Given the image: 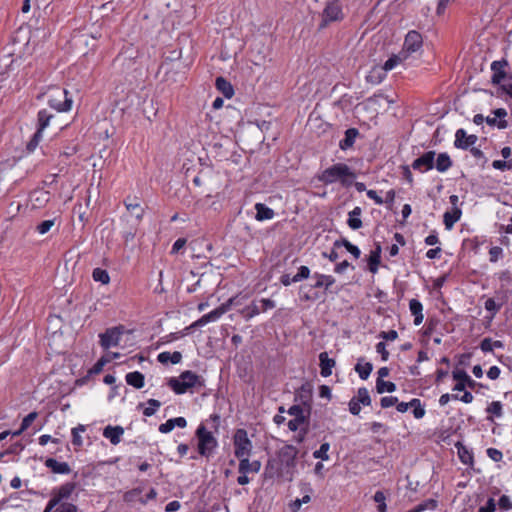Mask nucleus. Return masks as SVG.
I'll use <instances>...</instances> for the list:
<instances>
[{
  "label": "nucleus",
  "instance_id": "obj_1",
  "mask_svg": "<svg viewBox=\"0 0 512 512\" xmlns=\"http://www.w3.org/2000/svg\"><path fill=\"white\" fill-rule=\"evenodd\" d=\"M298 449L293 445H284L277 455V460H269L265 467L267 478L280 477L292 481L296 467Z\"/></svg>",
  "mask_w": 512,
  "mask_h": 512
},
{
  "label": "nucleus",
  "instance_id": "obj_2",
  "mask_svg": "<svg viewBox=\"0 0 512 512\" xmlns=\"http://www.w3.org/2000/svg\"><path fill=\"white\" fill-rule=\"evenodd\" d=\"M356 174L352 169L344 163H336L324 169L317 175L318 181L324 185H331L340 182L343 187H350Z\"/></svg>",
  "mask_w": 512,
  "mask_h": 512
},
{
  "label": "nucleus",
  "instance_id": "obj_3",
  "mask_svg": "<svg viewBox=\"0 0 512 512\" xmlns=\"http://www.w3.org/2000/svg\"><path fill=\"white\" fill-rule=\"evenodd\" d=\"M237 304V297L230 298L227 302L220 305L218 308L213 311L203 315L201 318L193 322L190 326L186 327L183 332L177 334H171L170 337L172 339H177L179 336L186 335L191 329L202 327L209 322H213L218 320L223 314L230 310L233 305Z\"/></svg>",
  "mask_w": 512,
  "mask_h": 512
},
{
  "label": "nucleus",
  "instance_id": "obj_4",
  "mask_svg": "<svg viewBox=\"0 0 512 512\" xmlns=\"http://www.w3.org/2000/svg\"><path fill=\"white\" fill-rule=\"evenodd\" d=\"M167 385L176 394H184L191 388L204 386V380L196 373L187 370L182 372L179 377H171Z\"/></svg>",
  "mask_w": 512,
  "mask_h": 512
},
{
  "label": "nucleus",
  "instance_id": "obj_5",
  "mask_svg": "<svg viewBox=\"0 0 512 512\" xmlns=\"http://www.w3.org/2000/svg\"><path fill=\"white\" fill-rule=\"evenodd\" d=\"M196 437L198 439V452L201 456L209 458L214 449L217 447L218 442L213 434L206 429L203 424H200L196 430Z\"/></svg>",
  "mask_w": 512,
  "mask_h": 512
},
{
  "label": "nucleus",
  "instance_id": "obj_6",
  "mask_svg": "<svg viewBox=\"0 0 512 512\" xmlns=\"http://www.w3.org/2000/svg\"><path fill=\"white\" fill-rule=\"evenodd\" d=\"M48 104L58 112H66L71 109L72 99L68 97V91L60 87L50 89Z\"/></svg>",
  "mask_w": 512,
  "mask_h": 512
},
{
  "label": "nucleus",
  "instance_id": "obj_7",
  "mask_svg": "<svg viewBox=\"0 0 512 512\" xmlns=\"http://www.w3.org/2000/svg\"><path fill=\"white\" fill-rule=\"evenodd\" d=\"M343 18L344 14L339 1L329 0L321 13V22L319 24V28L324 29L330 23L341 21Z\"/></svg>",
  "mask_w": 512,
  "mask_h": 512
},
{
  "label": "nucleus",
  "instance_id": "obj_8",
  "mask_svg": "<svg viewBox=\"0 0 512 512\" xmlns=\"http://www.w3.org/2000/svg\"><path fill=\"white\" fill-rule=\"evenodd\" d=\"M234 454L240 460L245 457H249L252 451V442L248 438L247 431L245 429H237L234 437Z\"/></svg>",
  "mask_w": 512,
  "mask_h": 512
},
{
  "label": "nucleus",
  "instance_id": "obj_9",
  "mask_svg": "<svg viewBox=\"0 0 512 512\" xmlns=\"http://www.w3.org/2000/svg\"><path fill=\"white\" fill-rule=\"evenodd\" d=\"M423 39L419 32L411 30L407 33L401 53L408 58L411 54L419 51L422 47Z\"/></svg>",
  "mask_w": 512,
  "mask_h": 512
},
{
  "label": "nucleus",
  "instance_id": "obj_10",
  "mask_svg": "<svg viewBox=\"0 0 512 512\" xmlns=\"http://www.w3.org/2000/svg\"><path fill=\"white\" fill-rule=\"evenodd\" d=\"M124 333V326L119 325L106 329V331L100 334V345L104 349L115 347L119 344L121 336Z\"/></svg>",
  "mask_w": 512,
  "mask_h": 512
},
{
  "label": "nucleus",
  "instance_id": "obj_11",
  "mask_svg": "<svg viewBox=\"0 0 512 512\" xmlns=\"http://www.w3.org/2000/svg\"><path fill=\"white\" fill-rule=\"evenodd\" d=\"M435 156H436L435 151H427L424 154H422L420 157L416 158L412 162L411 167L414 170L419 171L420 173L429 171L432 168H434Z\"/></svg>",
  "mask_w": 512,
  "mask_h": 512
},
{
  "label": "nucleus",
  "instance_id": "obj_12",
  "mask_svg": "<svg viewBox=\"0 0 512 512\" xmlns=\"http://www.w3.org/2000/svg\"><path fill=\"white\" fill-rule=\"evenodd\" d=\"M478 138L476 135H467L464 129H458L455 133L454 146L459 149H468L470 146L477 142Z\"/></svg>",
  "mask_w": 512,
  "mask_h": 512
},
{
  "label": "nucleus",
  "instance_id": "obj_13",
  "mask_svg": "<svg viewBox=\"0 0 512 512\" xmlns=\"http://www.w3.org/2000/svg\"><path fill=\"white\" fill-rule=\"evenodd\" d=\"M288 428L291 431H298V434L295 436V440L298 443H301L304 441L305 436L308 431L306 419L301 418V417L294 418L288 422Z\"/></svg>",
  "mask_w": 512,
  "mask_h": 512
},
{
  "label": "nucleus",
  "instance_id": "obj_14",
  "mask_svg": "<svg viewBox=\"0 0 512 512\" xmlns=\"http://www.w3.org/2000/svg\"><path fill=\"white\" fill-rule=\"evenodd\" d=\"M76 489V483L67 482L61 485L59 488L52 491L51 497L57 500V503H61L62 500L68 499L74 490Z\"/></svg>",
  "mask_w": 512,
  "mask_h": 512
},
{
  "label": "nucleus",
  "instance_id": "obj_15",
  "mask_svg": "<svg viewBox=\"0 0 512 512\" xmlns=\"http://www.w3.org/2000/svg\"><path fill=\"white\" fill-rule=\"evenodd\" d=\"M506 66H508V62L504 59L492 62L491 70L493 71V75L491 81L494 85L500 84L506 78Z\"/></svg>",
  "mask_w": 512,
  "mask_h": 512
},
{
  "label": "nucleus",
  "instance_id": "obj_16",
  "mask_svg": "<svg viewBox=\"0 0 512 512\" xmlns=\"http://www.w3.org/2000/svg\"><path fill=\"white\" fill-rule=\"evenodd\" d=\"M494 117H486L485 122L489 126H497L499 129L508 127V122L503 118L507 116V111L504 108H498L493 111Z\"/></svg>",
  "mask_w": 512,
  "mask_h": 512
},
{
  "label": "nucleus",
  "instance_id": "obj_17",
  "mask_svg": "<svg viewBox=\"0 0 512 512\" xmlns=\"http://www.w3.org/2000/svg\"><path fill=\"white\" fill-rule=\"evenodd\" d=\"M261 469V462L258 460L249 461L248 457L239 460L238 472L240 474L258 473Z\"/></svg>",
  "mask_w": 512,
  "mask_h": 512
},
{
  "label": "nucleus",
  "instance_id": "obj_18",
  "mask_svg": "<svg viewBox=\"0 0 512 512\" xmlns=\"http://www.w3.org/2000/svg\"><path fill=\"white\" fill-rule=\"evenodd\" d=\"M124 429L121 426L108 425L103 430V436L110 440L113 445H117L121 441Z\"/></svg>",
  "mask_w": 512,
  "mask_h": 512
},
{
  "label": "nucleus",
  "instance_id": "obj_19",
  "mask_svg": "<svg viewBox=\"0 0 512 512\" xmlns=\"http://www.w3.org/2000/svg\"><path fill=\"white\" fill-rule=\"evenodd\" d=\"M45 465L51 469L53 473L57 474H69L71 472V468L66 462H59L54 458H48L45 461Z\"/></svg>",
  "mask_w": 512,
  "mask_h": 512
},
{
  "label": "nucleus",
  "instance_id": "obj_20",
  "mask_svg": "<svg viewBox=\"0 0 512 512\" xmlns=\"http://www.w3.org/2000/svg\"><path fill=\"white\" fill-rule=\"evenodd\" d=\"M320 360V373L323 377H328L332 373V368L335 366V360L328 357L327 352H322L319 355Z\"/></svg>",
  "mask_w": 512,
  "mask_h": 512
},
{
  "label": "nucleus",
  "instance_id": "obj_21",
  "mask_svg": "<svg viewBox=\"0 0 512 512\" xmlns=\"http://www.w3.org/2000/svg\"><path fill=\"white\" fill-rule=\"evenodd\" d=\"M362 214V209L359 206H356L352 211L348 213V226L353 230H358L362 227L363 223L360 218Z\"/></svg>",
  "mask_w": 512,
  "mask_h": 512
},
{
  "label": "nucleus",
  "instance_id": "obj_22",
  "mask_svg": "<svg viewBox=\"0 0 512 512\" xmlns=\"http://www.w3.org/2000/svg\"><path fill=\"white\" fill-rule=\"evenodd\" d=\"M461 209L458 207H455L452 209V211H447L443 215V222L445 225V228L447 230L452 229L454 224L460 219L461 217Z\"/></svg>",
  "mask_w": 512,
  "mask_h": 512
},
{
  "label": "nucleus",
  "instance_id": "obj_23",
  "mask_svg": "<svg viewBox=\"0 0 512 512\" xmlns=\"http://www.w3.org/2000/svg\"><path fill=\"white\" fill-rule=\"evenodd\" d=\"M409 309L411 311V314L414 316V324L420 325L423 321V306L421 302L417 299H411L409 302Z\"/></svg>",
  "mask_w": 512,
  "mask_h": 512
},
{
  "label": "nucleus",
  "instance_id": "obj_24",
  "mask_svg": "<svg viewBox=\"0 0 512 512\" xmlns=\"http://www.w3.org/2000/svg\"><path fill=\"white\" fill-rule=\"evenodd\" d=\"M452 160L450 156L443 152L438 154L436 161H434V167L437 171L444 173L452 167Z\"/></svg>",
  "mask_w": 512,
  "mask_h": 512
},
{
  "label": "nucleus",
  "instance_id": "obj_25",
  "mask_svg": "<svg viewBox=\"0 0 512 512\" xmlns=\"http://www.w3.org/2000/svg\"><path fill=\"white\" fill-rule=\"evenodd\" d=\"M33 206L40 208L50 200V193L45 190L34 191L30 196Z\"/></svg>",
  "mask_w": 512,
  "mask_h": 512
},
{
  "label": "nucleus",
  "instance_id": "obj_26",
  "mask_svg": "<svg viewBox=\"0 0 512 512\" xmlns=\"http://www.w3.org/2000/svg\"><path fill=\"white\" fill-rule=\"evenodd\" d=\"M255 210H256L255 218L258 221L270 220L275 215L274 211L263 203H256Z\"/></svg>",
  "mask_w": 512,
  "mask_h": 512
},
{
  "label": "nucleus",
  "instance_id": "obj_27",
  "mask_svg": "<svg viewBox=\"0 0 512 512\" xmlns=\"http://www.w3.org/2000/svg\"><path fill=\"white\" fill-rule=\"evenodd\" d=\"M124 205L126 206L127 210L130 211L138 220L143 217L144 209L141 207L136 198L132 200L131 197H127L124 201Z\"/></svg>",
  "mask_w": 512,
  "mask_h": 512
},
{
  "label": "nucleus",
  "instance_id": "obj_28",
  "mask_svg": "<svg viewBox=\"0 0 512 512\" xmlns=\"http://www.w3.org/2000/svg\"><path fill=\"white\" fill-rule=\"evenodd\" d=\"M359 132L355 128H350L345 131V137L342 139L339 143V146L342 150H347L351 148L356 140V137L358 136Z\"/></svg>",
  "mask_w": 512,
  "mask_h": 512
},
{
  "label": "nucleus",
  "instance_id": "obj_29",
  "mask_svg": "<svg viewBox=\"0 0 512 512\" xmlns=\"http://www.w3.org/2000/svg\"><path fill=\"white\" fill-rule=\"evenodd\" d=\"M157 360L164 365L168 364L169 362L172 364H178L182 360V354L179 351H175L173 353L167 351L161 352L160 354H158Z\"/></svg>",
  "mask_w": 512,
  "mask_h": 512
},
{
  "label": "nucleus",
  "instance_id": "obj_30",
  "mask_svg": "<svg viewBox=\"0 0 512 512\" xmlns=\"http://www.w3.org/2000/svg\"><path fill=\"white\" fill-rule=\"evenodd\" d=\"M455 446L457 448V453L461 462L463 464L472 466L474 463L473 453L466 446L459 442L456 443Z\"/></svg>",
  "mask_w": 512,
  "mask_h": 512
},
{
  "label": "nucleus",
  "instance_id": "obj_31",
  "mask_svg": "<svg viewBox=\"0 0 512 512\" xmlns=\"http://www.w3.org/2000/svg\"><path fill=\"white\" fill-rule=\"evenodd\" d=\"M381 261V246L377 244L375 250L371 251L368 264H369V270L372 273H376L378 271V266Z\"/></svg>",
  "mask_w": 512,
  "mask_h": 512
},
{
  "label": "nucleus",
  "instance_id": "obj_32",
  "mask_svg": "<svg viewBox=\"0 0 512 512\" xmlns=\"http://www.w3.org/2000/svg\"><path fill=\"white\" fill-rule=\"evenodd\" d=\"M313 277L316 279L313 285L314 288L324 287L325 289H329L335 283V278L330 275L315 273Z\"/></svg>",
  "mask_w": 512,
  "mask_h": 512
},
{
  "label": "nucleus",
  "instance_id": "obj_33",
  "mask_svg": "<svg viewBox=\"0 0 512 512\" xmlns=\"http://www.w3.org/2000/svg\"><path fill=\"white\" fill-rule=\"evenodd\" d=\"M125 379L134 388L141 389L144 386V375L138 371L128 373Z\"/></svg>",
  "mask_w": 512,
  "mask_h": 512
},
{
  "label": "nucleus",
  "instance_id": "obj_34",
  "mask_svg": "<svg viewBox=\"0 0 512 512\" xmlns=\"http://www.w3.org/2000/svg\"><path fill=\"white\" fill-rule=\"evenodd\" d=\"M216 87H217V89L220 92H222V94L226 98H230L234 94V90H233L232 85L226 79H224L223 77H218L216 79Z\"/></svg>",
  "mask_w": 512,
  "mask_h": 512
},
{
  "label": "nucleus",
  "instance_id": "obj_35",
  "mask_svg": "<svg viewBox=\"0 0 512 512\" xmlns=\"http://www.w3.org/2000/svg\"><path fill=\"white\" fill-rule=\"evenodd\" d=\"M53 118V114L49 113L46 109L40 110L38 112V129L37 131H42L49 125L50 120Z\"/></svg>",
  "mask_w": 512,
  "mask_h": 512
},
{
  "label": "nucleus",
  "instance_id": "obj_36",
  "mask_svg": "<svg viewBox=\"0 0 512 512\" xmlns=\"http://www.w3.org/2000/svg\"><path fill=\"white\" fill-rule=\"evenodd\" d=\"M504 344L502 341L495 340L493 341L491 338H484L480 343V348L483 352H491L494 348H503Z\"/></svg>",
  "mask_w": 512,
  "mask_h": 512
},
{
  "label": "nucleus",
  "instance_id": "obj_37",
  "mask_svg": "<svg viewBox=\"0 0 512 512\" xmlns=\"http://www.w3.org/2000/svg\"><path fill=\"white\" fill-rule=\"evenodd\" d=\"M92 278L96 282H100L103 285H107L110 282V276L105 269L95 268L92 272Z\"/></svg>",
  "mask_w": 512,
  "mask_h": 512
},
{
  "label": "nucleus",
  "instance_id": "obj_38",
  "mask_svg": "<svg viewBox=\"0 0 512 512\" xmlns=\"http://www.w3.org/2000/svg\"><path fill=\"white\" fill-rule=\"evenodd\" d=\"M86 431V426L79 424L77 427L73 428L71 431L72 434V444L77 447H81L83 445V440L81 437V433Z\"/></svg>",
  "mask_w": 512,
  "mask_h": 512
},
{
  "label": "nucleus",
  "instance_id": "obj_39",
  "mask_svg": "<svg viewBox=\"0 0 512 512\" xmlns=\"http://www.w3.org/2000/svg\"><path fill=\"white\" fill-rule=\"evenodd\" d=\"M407 58L404 57L401 53V51L397 55L391 56L383 65V69L385 71H390L394 67H396L399 63L403 62Z\"/></svg>",
  "mask_w": 512,
  "mask_h": 512
},
{
  "label": "nucleus",
  "instance_id": "obj_40",
  "mask_svg": "<svg viewBox=\"0 0 512 512\" xmlns=\"http://www.w3.org/2000/svg\"><path fill=\"white\" fill-rule=\"evenodd\" d=\"M260 312V307L255 302L251 303L240 311L241 315L246 320L251 319L252 317L258 315Z\"/></svg>",
  "mask_w": 512,
  "mask_h": 512
},
{
  "label": "nucleus",
  "instance_id": "obj_41",
  "mask_svg": "<svg viewBox=\"0 0 512 512\" xmlns=\"http://www.w3.org/2000/svg\"><path fill=\"white\" fill-rule=\"evenodd\" d=\"M376 390L379 394H382L385 391L391 393L396 390V385L393 382L384 381L383 379H377Z\"/></svg>",
  "mask_w": 512,
  "mask_h": 512
},
{
  "label": "nucleus",
  "instance_id": "obj_42",
  "mask_svg": "<svg viewBox=\"0 0 512 512\" xmlns=\"http://www.w3.org/2000/svg\"><path fill=\"white\" fill-rule=\"evenodd\" d=\"M372 369H373V366L369 362L364 363V364L357 363L355 366V371L359 374V377L363 380H366L369 377Z\"/></svg>",
  "mask_w": 512,
  "mask_h": 512
},
{
  "label": "nucleus",
  "instance_id": "obj_43",
  "mask_svg": "<svg viewBox=\"0 0 512 512\" xmlns=\"http://www.w3.org/2000/svg\"><path fill=\"white\" fill-rule=\"evenodd\" d=\"M410 406L413 408V415L416 419H421L425 415V409L421 405V401L417 398H414L410 401Z\"/></svg>",
  "mask_w": 512,
  "mask_h": 512
},
{
  "label": "nucleus",
  "instance_id": "obj_44",
  "mask_svg": "<svg viewBox=\"0 0 512 512\" xmlns=\"http://www.w3.org/2000/svg\"><path fill=\"white\" fill-rule=\"evenodd\" d=\"M355 400L363 404L364 406H368L371 404V398L369 392L366 388H359L357 392V396L353 397Z\"/></svg>",
  "mask_w": 512,
  "mask_h": 512
},
{
  "label": "nucleus",
  "instance_id": "obj_45",
  "mask_svg": "<svg viewBox=\"0 0 512 512\" xmlns=\"http://www.w3.org/2000/svg\"><path fill=\"white\" fill-rule=\"evenodd\" d=\"M437 507V501L434 499H427L422 503L418 504L413 509L417 512H423L425 510H434Z\"/></svg>",
  "mask_w": 512,
  "mask_h": 512
},
{
  "label": "nucleus",
  "instance_id": "obj_46",
  "mask_svg": "<svg viewBox=\"0 0 512 512\" xmlns=\"http://www.w3.org/2000/svg\"><path fill=\"white\" fill-rule=\"evenodd\" d=\"M148 407H146L143 411V414L147 417H150L155 414L156 410L161 406L160 401L156 399H149L147 401Z\"/></svg>",
  "mask_w": 512,
  "mask_h": 512
},
{
  "label": "nucleus",
  "instance_id": "obj_47",
  "mask_svg": "<svg viewBox=\"0 0 512 512\" xmlns=\"http://www.w3.org/2000/svg\"><path fill=\"white\" fill-rule=\"evenodd\" d=\"M329 448H330L329 443L326 442V443L321 444L320 448L318 450L314 451L313 457L316 459L328 460L329 459V456H328Z\"/></svg>",
  "mask_w": 512,
  "mask_h": 512
},
{
  "label": "nucleus",
  "instance_id": "obj_48",
  "mask_svg": "<svg viewBox=\"0 0 512 512\" xmlns=\"http://www.w3.org/2000/svg\"><path fill=\"white\" fill-rule=\"evenodd\" d=\"M486 411L496 417L502 416V404L499 401H493L486 409Z\"/></svg>",
  "mask_w": 512,
  "mask_h": 512
},
{
  "label": "nucleus",
  "instance_id": "obj_49",
  "mask_svg": "<svg viewBox=\"0 0 512 512\" xmlns=\"http://www.w3.org/2000/svg\"><path fill=\"white\" fill-rule=\"evenodd\" d=\"M310 275V269L307 266H301L298 273L292 277V281L299 282L303 279H307Z\"/></svg>",
  "mask_w": 512,
  "mask_h": 512
},
{
  "label": "nucleus",
  "instance_id": "obj_50",
  "mask_svg": "<svg viewBox=\"0 0 512 512\" xmlns=\"http://www.w3.org/2000/svg\"><path fill=\"white\" fill-rule=\"evenodd\" d=\"M53 512H78L77 507L72 503H59Z\"/></svg>",
  "mask_w": 512,
  "mask_h": 512
},
{
  "label": "nucleus",
  "instance_id": "obj_51",
  "mask_svg": "<svg viewBox=\"0 0 512 512\" xmlns=\"http://www.w3.org/2000/svg\"><path fill=\"white\" fill-rule=\"evenodd\" d=\"M108 362L104 357L100 358L92 368L89 369L90 375L99 374L102 370L105 364Z\"/></svg>",
  "mask_w": 512,
  "mask_h": 512
},
{
  "label": "nucleus",
  "instance_id": "obj_52",
  "mask_svg": "<svg viewBox=\"0 0 512 512\" xmlns=\"http://www.w3.org/2000/svg\"><path fill=\"white\" fill-rule=\"evenodd\" d=\"M54 226V220H45L37 225L36 230L40 234L47 233Z\"/></svg>",
  "mask_w": 512,
  "mask_h": 512
},
{
  "label": "nucleus",
  "instance_id": "obj_53",
  "mask_svg": "<svg viewBox=\"0 0 512 512\" xmlns=\"http://www.w3.org/2000/svg\"><path fill=\"white\" fill-rule=\"evenodd\" d=\"M288 413L290 415L294 416V418H298V417H301V418H304V419L307 418V416L304 413L303 407H301L300 405H293V406H291L289 408V410H288Z\"/></svg>",
  "mask_w": 512,
  "mask_h": 512
},
{
  "label": "nucleus",
  "instance_id": "obj_54",
  "mask_svg": "<svg viewBox=\"0 0 512 512\" xmlns=\"http://www.w3.org/2000/svg\"><path fill=\"white\" fill-rule=\"evenodd\" d=\"M503 250L499 246L491 247L489 250V256L491 262H496L502 256Z\"/></svg>",
  "mask_w": 512,
  "mask_h": 512
},
{
  "label": "nucleus",
  "instance_id": "obj_55",
  "mask_svg": "<svg viewBox=\"0 0 512 512\" xmlns=\"http://www.w3.org/2000/svg\"><path fill=\"white\" fill-rule=\"evenodd\" d=\"M37 416V412H31L26 417H24L21 423L22 430L28 429L32 422L37 418Z\"/></svg>",
  "mask_w": 512,
  "mask_h": 512
},
{
  "label": "nucleus",
  "instance_id": "obj_56",
  "mask_svg": "<svg viewBox=\"0 0 512 512\" xmlns=\"http://www.w3.org/2000/svg\"><path fill=\"white\" fill-rule=\"evenodd\" d=\"M487 455L489 456L490 459H492L495 462H499L503 458L502 452L496 448L487 449Z\"/></svg>",
  "mask_w": 512,
  "mask_h": 512
},
{
  "label": "nucleus",
  "instance_id": "obj_57",
  "mask_svg": "<svg viewBox=\"0 0 512 512\" xmlns=\"http://www.w3.org/2000/svg\"><path fill=\"white\" fill-rule=\"evenodd\" d=\"M498 505L503 510H511L512 502L507 495H502L498 501Z\"/></svg>",
  "mask_w": 512,
  "mask_h": 512
},
{
  "label": "nucleus",
  "instance_id": "obj_58",
  "mask_svg": "<svg viewBox=\"0 0 512 512\" xmlns=\"http://www.w3.org/2000/svg\"><path fill=\"white\" fill-rule=\"evenodd\" d=\"M397 402H398L397 397L386 396L381 399L380 404H381L382 408H389L393 405H396Z\"/></svg>",
  "mask_w": 512,
  "mask_h": 512
},
{
  "label": "nucleus",
  "instance_id": "obj_59",
  "mask_svg": "<svg viewBox=\"0 0 512 512\" xmlns=\"http://www.w3.org/2000/svg\"><path fill=\"white\" fill-rule=\"evenodd\" d=\"M496 510V503L493 498H489L486 505L483 507H480L478 512H495Z\"/></svg>",
  "mask_w": 512,
  "mask_h": 512
},
{
  "label": "nucleus",
  "instance_id": "obj_60",
  "mask_svg": "<svg viewBox=\"0 0 512 512\" xmlns=\"http://www.w3.org/2000/svg\"><path fill=\"white\" fill-rule=\"evenodd\" d=\"M453 378L457 380L458 382H466L469 378V375L466 373L465 370H455L453 371Z\"/></svg>",
  "mask_w": 512,
  "mask_h": 512
},
{
  "label": "nucleus",
  "instance_id": "obj_61",
  "mask_svg": "<svg viewBox=\"0 0 512 512\" xmlns=\"http://www.w3.org/2000/svg\"><path fill=\"white\" fill-rule=\"evenodd\" d=\"M492 166L495 169H499V170L511 169L512 168V161L511 162H506V161H502V160H494L493 163H492Z\"/></svg>",
  "mask_w": 512,
  "mask_h": 512
},
{
  "label": "nucleus",
  "instance_id": "obj_62",
  "mask_svg": "<svg viewBox=\"0 0 512 512\" xmlns=\"http://www.w3.org/2000/svg\"><path fill=\"white\" fill-rule=\"evenodd\" d=\"M41 134L42 133H40V131H36V133L34 134L33 138L27 144V149L29 151H33L37 147V145H38V143H39V141L41 139Z\"/></svg>",
  "mask_w": 512,
  "mask_h": 512
},
{
  "label": "nucleus",
  "instance_id": "obj_63",
  "mask_svg": "<svg viewBox=\"0 0 512 512\" xmlns=\"http://www.w3.org/2000/svg\"><path fill=\"white\" fill-rule=\"evenodd\" d=\"M380 337L387 341H394L398 337L396 330L382 331Z\"/></svg>",
  "mask_w": 512,
  "mask_h": 512
},
{
  "label": "nucleus",
  "instance_id": "obj_64",
  "mask_svg": "<svg viewBox=\"0 0 512 512\" xmlns=\"http://www.w3.org/2000/svg\"><path fill=\"white\" fill-rule=\"evenodd\" d=\"M360 404H361L360 402H358L357 400L352 398L349 401V411H350V413L353 414V415H358L360 413V410H361Z\"/></svg>",
  "mask_w": 512,
  "mask_h": 512
}]
</instances>
